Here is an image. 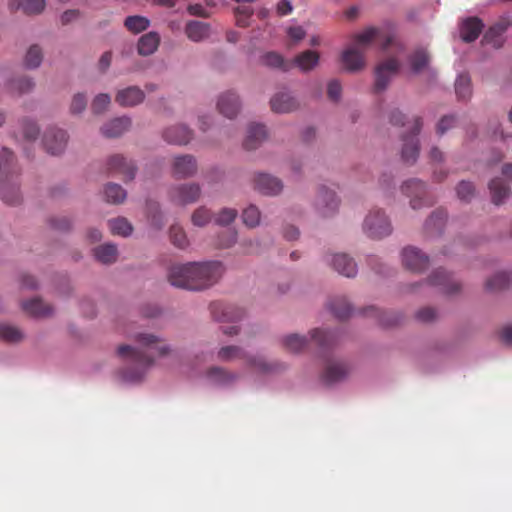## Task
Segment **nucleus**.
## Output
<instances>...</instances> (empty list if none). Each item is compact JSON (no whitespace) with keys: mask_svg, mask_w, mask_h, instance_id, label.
<instances>
[{"mask_svg":"<svg viewBox=\"0 0 512 512\" xmlns=\"http://www.w3.org/2000/svg\"><path fill=\"white\" fill-rule=\"evenodd\" d=\"M421 127V118L416 117L411 127V134L403 138L404 143L401 150V158L407 165L414 164L419 156V142L417 135L419 134Z\"/></svg>","mask_w":512,"mask_h":512,"instance_id":"6e6552de","label":"nucleus"},{"mask_svg":"<svg viewBox=\"0 0 512 512\" xmlns=\"http://www.w3.org/2000/svg\"><path fill=\"white\" fill-rule=\"evenodd\" d=\"M118 255L117 247L113 244H104L94 249L96 259L104 264L112 263Z\"/></svg>","mask_w":512,"mask_h":512,"instance_id":"58836bf2","label":"nucleus"},{"mask_svg":"<svg viewBox=\"0 0 512 512\" xmlns=\"http://www.w3.org/2000/svg\"><path fill=\"white\" fill-rule=\"evenodd\" d=\"M22 309L33 317H46L52 313V307L38 297L22 302Z\"/></svg>","mask_w":512,"mask_h":512,"instance_id":"c756f323","label":"nucleus"},{"mask_svg":"<svg viewBox=\"0 0 512 512\" xmlns=\"http://www.w3.org/2000/svg\"><path fill=\"white\" fill-rule=\"evenodd\" d=\"M355 44L343 51L341 62L346 70L356 72L365 67V48L373 41L380 44L382 50H386L393 42L390 34L383 33L382 30L370 27L354 36Z\"/></svg>","mask_w":512,"mask_h":512,"instance_id":"7ed1b4c3","label":"nucleus"},{"mask_svg":"<svg viewBox=\"0 0 512 512\" xmlns=\"http://www.w3.org/2000/svg\"><path fill=\"white\" fill-rule=\"evenodd\" d=\"M282 344L287 351L292 353H299L307 347L308 340L304 336H300L298 334H290L282 339Z\"/></svg>","mask_w":512,"mask_h":512,"instance_id":"e433bc0d","label":"nucleus"},{"mask_svg":"<svg viewBox=\"0 0 512 512\" xmlns=\"http://www.w3.org/2000/svg\"><path fill=\"white\" fill-rule=\"evenodd\" d=\"M319 53L312 50H306L300 54H298L294 60L293 65H296L301 71L307 72L312 70L318 65L319 62Z\"/></svg>","mask_w":512,"mask_h":512,"instance_id":"7c9ffc66","label":"nucleus"},{"mask_svg":"<svg viewBox=\"0 0 512 512\" xmlns=\"http://www.w3.org/2000/svg\"><path fill=\"white\" fill-rule=\"evenodd\" d=\"M217 357L219 360L224 362L244 359L250 367L262 372H270L276 369L273 364L266 363V361L261 357L248 356L243 349L238 346L232 345L222 347L218 351Z\"/></svg>","mask_w":512,"mask_h":512,"instance_id":"39448f33","label":"nucleus"},{"mask_svg":"<svg viewBox=\"0 0 512 512\" xmlns=\"http://www.w3.org/2000/svg\"><path fill=\"white\" fill-rule=\"evenodd\" d=\"M185 32L189 39L198 42L208 37L209 26L200 21H190L186 25Z\"/></svg>","mask_w":512,"mask_h":512,"instance_id":"f704fd0d","label":"nucleus"},{"mask_svg":"<svg viewBox=\"0 0 512 512\" xmlns=\"http://www.w3.org/2000/svg\"><path fill=\"white\" fill-rule=\"evenodd\" d=\"M22 134L26 140L32 141L36 140L39 135V127L38 125L29 119H23L21 121Z\"/></svg>","mask_w":512,"mask_h":512,"instance_id":"6e6d98bb","label":"nucleus"},{"mask_svg":"<svg viewBox=\"0 0 512 512\" xmlns=\"http://www.w3.org/2000/svg\"><path fill=\"white\" fill-rule=\"evenodd\" d=\"M237 216V211L232 208H223L215 218V222L219 225H229Z\"/></svg>","mask_w":512,"mask_h":512,"instance_id":"680f3d73","label":"nucleus"},{"mask_svg":"<svg viewBox=\"0 0 512 512\" xmlns=\"http://www.w3.org/2000/svg\"><path fill=\"white\" fill-rule=\"evenodd\" d=\"M68 142L66 131L59 128H48L43 136V145L46 151L51 155L61 154Z\"/></svg>","mask_w":512,"mask_h":512,"instance_id":"f8f14e48","label":"nucleus"},{"mask_svg":"<svg viewBox=\"0 0 512 512\" xmlns=\"http://www.w3.org/2000/svg\"><path fill=\"white\" fill-rule=\"evenodd\" d=\"M210 311L215 320L223 322H234L241 319L244 314L238 307L222 302H213Z\"/></svg>","mask_w":512,"mask_h":512,"instance_id":"a211bd4d","label":"nucleus"},{"mask_svg":"<svg viewBox=\"0 0 512 512\" xmlns=\"http://www.w3.org/2000/svg\"><path fill=\"white\" fill-rule=\"evenodd\" d=\"M455 92L460 100H467L472 95L471 79L467 74H460L455 82Z\"/></svg>","mask_w":512,"mask_h":512,"instance_id":"37998d69","label":"nucleus"},{"mask_svg":"<svg viewBox=\"0 0 512 512\" xmlns=\"http://www.w3.org/2000/svg\"><path fill=\"white\" fill-rule=\"evenodd\" d=\"M0 338L7 342H19L23 339V333L14 326L0 325Z\"/></svg>","mask_w":512,"mask_h":512,"instance_id":"09e8293b","label":"nucleus"},{"mask_svg":"<svg viewBox=\"0 0 512 512\" xmlns=\"http://www.w3.org/2000/svg\"><path fill=\"white\" fill-rule=\"evenodd\" d=\"M270 106L275 113H290L299 107V103L290 93L281 91L271 98Z\"/></svg>","mask_w":512,"mask_h":512,"instance_id":"412c9836","label":"nucleus"},{"mask_svg":"<svg viewBox=\"0 0 512 512\" xmlns=\"http://www.w3.org/2000/svg\"><path fill=\"white\" fill-rule=\"evenodd\" d=\"M144 92L136 86L127 87L119 90L115 96V101L122 107H133L143 102Z\"/></svg>","mask_w":512,"mask_h":512,"instance_id":"a878e982","label":"nucleus"},{"mask_svg":"<svg viewBox=\"0 0 512 512\" xmlns=\"http://www.w3.org/2000/svg\"><path fill=\"white\" fill-rule=\"evenodd\" d=\"M131 119L129 117H118L104 124L101 128L102 134L107 138H116L129 130Z\"/></svg>","mask_w":512,"mask_h":512,"instance_id":"bb28decb","label":"nucleus"},{"mask_svg":"<svg viewBox=\"0 0 512 512\" xmlns=\"http://www.w3.org/2000/svg\"><path fill=\"white\" fill-rule=\"evenodd\" d=\"M160 43V36L156 32H149L141 36L138 41V53L143 56L153 54Z\"/></svg>","mask_w":512,"mask_h":512,"instance_id":"2f4dec72","label":"nucleus"},{"mask_svg":"<svg viewBox=\"0 0 512 512\" xmlns=\"http://www.w3.org/2000/svg\"><path fill=\"white\" fill-rule=\"evenodd\" d=\"M401 256L404 267L415 273H422L429 265V257L414 246L405 247Z\"/></svg>","mask_w":512,"mask_h":512,"instance_id":"9b49d317","label":"nucleus"},{"mask_svg":"<svg viewBox=\"0 0 512 512\" xmlns=\"http://www.w3.org/2000/svg\"><path fill=\"white\" fill-rule=\"evenodd\" d=\"M108 226L113 235L127 237L132 233L133 227L125 218H115L108 221Z\"/></svg>","mask_w":512,"mask_h":512,"instance_id":"c03bdc74","label":"nucleus"},{"mask_svg":"<svg viewBox=\"0 0 512 512\" xmlns=\"http://www.w3.org/2000/svg\"><path fill=\"white\" fill-rule=\"evenodd\" d=\"M456 192L460 200L469 202L474 196L475 188L472 183L461 181L456 188Z\"/></svg>","mask_w":512,"mask_h":512,"instance_id":"4d7b16f0","label":"nucleus"},{"mask_svg":"<svg viewBox=\"0 0 512 512\" xmlns=\"http://www.w3.org/2000/svg\"><path fill=\"white\" fill-rule=\"evenodd\" d=\"M310 334L311 340L323 351L330 349L337 342L334 332L314 329Z\"/></svg>","mask_w":512,"mask_h":512,"instance_id":"473e14b6","label":"nucleus"},{"mask_svg":"<svg viewBox=\"0 0 512 512\" xmlns=\"http://www.w3.org/2000/svg\"><path fill=\"white\" fill-rule=\"evenodd\" d=\"M428 283L432 286L439 287L445 294H454L460 290V284L452 279L442 268L434 270L428 278Z\"/></svg>","mask_w":512,"mask_h":512,"instance_id":"f3484780","label":"nucleus"},{"mask_svg":"<svg viewBox=\"0 0 512 512\" xmlns=\"http://www.w3.org/2000/svg\"><path fill=\"white\" fill-rule=\"evenodd\" d=\"M106 170L109 174L121 176L124 182L133 180L136 173L134 163L120 154H115L108 158Z\"/></svg>","mask_w":512,"mask_h":512,"instance_id":"9d476101","label":"nucleus"},{"mask_svg":"<svg viewBox=\"0 0 512 512\" xmlns=\"http://www.w3.org/2000/svg\"><path fill=\"white\" fill-rule=\"evenodd\" d=\"M454 116H444L441 118L437 125V133L443 135L448 129H450L455 123Z\"/></svg>","mask_w":512,"mask_h":512,"instance_id":"774afa93","label":"nucleus"},{"mask_svg":"<svg viewBox=\"0 0 512 512\" xmlns=\"http://www.w3.org/2000/svg\"><path fill=\"white\" fill-rule=\"evenodd\" d=\"M208 378L216 384H229L236 379V375L220 367H213L207 372Z\"/></svg>","mask_w":512,"mask_h":512,"instance_id":"49530a36","label":"nucleus"},{"mask_svg":"<svg viewBox=\"0 0 512 512\" xmlns=\"http://www.w3.org/2000/svg\"><path fill=\"white\" fill-rule=\"evenodd\" d=\"M329 308L332 313L339 319H346L352 312L351 305L348 303L345 297H335L329 303Z\"/></svg>","mask_w":512,"mask_h":512,"instance_id":"4c0bfd02","label":"nucleus"},{"mask_svg":"<svg viewBox=\"0 0 512 512\" xmlns=\"http://www.w3.org/2000/svg\"><path fill=\"white\" fill-rule=\"evenodd\" d=\"M104 195L106 201L113 204H120L126 199V191L118 184L109 183L105 186Z\"/></svg>","mask_w":512,"mask_h":512,"instance_id":"79ce46f5","label":"nucleus"},{"mask_svg":"<svg viewBox=\"0 0 512 512\" xmlns=\"http://www.w3.org/2000/svg\"><path fill=\"white\" fill-rule=\"evenodd\" d=\"M261 61L265 66L280 68L283 71H288L292 67L291 63L286 62L281 55L275 52L266 53L262 56Z\"/></svg>","mask_w":512,"mask_h":512,"instance_id":"de8ad7c7","label":"nucleus"},{"mask_svg":"<svg viewBox=\"0 0 512 512\" xmlns=\"http://www.w3.org/2000/svg\"><path fill=\"white\" fill-rule=\"evenodd\" d=\"M350 373V367L342 361L329 360L322 372L321 379L330 385L344 380Z\"/></svg>","mask_w":512,"mask_h":512,"instance_id":"dca6fc26","label":"nucleus"},{"mask_svg":"<svg viewBox=\"0 0 512 512\" xmlns=\"http://www.w3.org/2000/svg\"><path fill=\"white\" fill-rule=\"evenodd\" d=\"M511 24L509 15L502 16L496 23H494L485 33L483 41L492 44L493 47L499 48L502 46L501 36Z\"/></svg>","mask_w":512,"mask_h":512,"instance_id":"aec40b11","label":"nucleus"},{"mask_svg":"<svg viewBox=\"0 0 512 512\" xmlns=\"http://www.w3.org/2000/svg\"><path fill=\"white\" fill-rule=\"evenodd\" d=\"M13 159V152L3 148L0 154V195L9 205H17L21 201L18 172L12 167Z\"/></svg>","mask_w":512,"mask_h":512,"instance_id":"20e7f679","label":"nucleus"},{"mask_svg":"<svg viewBox=\"0 0 512 512\" xmlns=\"http://www.w3.org/2000/svg\"><path fill=\"white\" fill-rule=\"evenodd\" d=\"M502 173L505 179L494 178L493 180H491L489 184L492 201L496 205L501 204L504 201V199L508 197L509 186L507 184V180L510 178V175L512 173V165H504Z\"/></svg>","mask_w":512,"mask_h":512,"instance_id":"2eb2a0df","label":"nucleus"},{"mask_svg":"<svg viewBox=\"0 0 512 512\" xmlns=\"http://www.w3.org/2000/svg\"><path fill=\"white\" fill-rule=\"evenodd\" d=\"M327 262L341 275L354 277L357 274L355 261L345 253L334 254Z\"/></svg>","mask_w":512,"mask_h":512,"instance_id":"b1692460","label":"nucleus"},{"mask_svg":"<svg viewBox=\"0 0 512 512\" xmlns=\"http://www.w3.org/2000/svg\"><path fill=\"white\" fill-rule=\"evenodd\" d=\"M255 189L265 195H277L282 191V182L269 174L260 173L254 180Z\"/></svg>","mask_w":512,"mask_h":512,"instance_id":"5701e85b","label":"nucleus"},{"mask_svg":"<svg viewBox=\"0 0 512 512\" xmlns=\"http://www.w3.org/2000/svg\"><path fill=\"white\" fill-rule=\"evenodd\" d=\"M110 103H111V97L109 94H106V93L98 94L94 98V100L91 104L92 112L97 115L102 114L104 111L107 110Z\"/></svg>","mask_w":512,"mask_h":512,"instance_id":"864d4df0","label":"nucleus"},{"mask_svg":"<svg viewBox=\"0 0 512 512\" xmlns=\"http://www.w3.org/2000/svg\"><path fill=\"white\" fill-rule=\"evenodd\" d=\"M211 218L210 210L205 207H199L192 214L191 220L193 225L203 227L211 221Z\"/></svg>","mask_w":512,"mask_h":512,"instance_id":"5fc2aeb1","label":"nucleus"},{"mask_svg":"<svg viewBox=\"0 0 512 512\" xmlns=\"http://www.w3.org/2000/svg\"><path fill=\"white\" fill-rule=\"evenodd\" d=\"M34 83L29 78H19L12 82V89L17 90L19 94L27 93L32 90Z\"/></svg>","mask_w":512,"mask_h":512,"instance_id":"0e129e2a","label":"nucleus"},{"mask_svg":"<svg viewBox=\"0 0 512 512\" xmlns=\"http://www.w3.org/2000/svg\"><path fill=\"white\" fill-rule=\"evenodd\" d=\"M43 59L42 50L38 45H32L25 56V65L28 68H37Z\"/></svg>","mask_w":512,"mask_h":512,"instance_id":"3c124183","label":"nucleus"},{"mask_svg":"<svg viewBox=\"0 0 512 512\" xmlns=\"http://www.w3.org/2000/svg\"><path fill=\"white\" fill-rule=\"evenodd\" d=\"M315 206L323 217H328L336 212L339 201L334 191L322 186L318 190Z\"/></svg>","mask_w":512,"mask_h":512,"instance_id":"ddd939ff","label":"nucleus"},{"mask_svg":"<svg viewBox=\"0 0 512 512\" xmlns=\"http://www.w3.org/2000/svg\"><path fill=\"white\" fill-rule=\"evenodd\" d=\"M363 230L368 237L381 239L391 234L392 226L384 211L373 209L364 220Z\"/></svg>","mask_w":512,"mask_h":512,"instance_id":"423d86ee","label":"nucleus"},{"mask_svg":"<svg viewBox=\"0 0 512 512\" xmlns=\"http://www.w3.org/2000/svg\"><path fill=\"white\" fill-rule=\"evenodd\" d=\"M404 195L410 198L412 209H420L424 206H431L434 201L427 195L426 185L419 179L405 181L401 186Z\"/></svg>","mask_w":512,"mask_h":512,"instance_id":"0eeeda50","label":"nucleus"},{"mask_svg":"<svg viewBox=\"0 0 512 512\" xmlns=\"http://www.w3.org/2000/svg\"><path fill=\"white\" fill-rule=\"evenodd\" d=\"M253 11L251 7L243 5L238 6L235 9V17H236V23L240 27H246L249 25V18L251 17Z\"/></svg>","mask_w":512,"mask_h":512,"instance_id":"13d9d810","label":"nucleus"},{"mask_svg":"<svg viewBox=\"0 0 512 512\" xmlns=\"http://www.w3.org/2000/svg\"><path fill=\"white\" fill-rule=\"evenodd\" d=\"M137 346L120 345L117 355L126 363V367L120 371L124 381H140L147 370L154 364L156 357H162L169 353V347L153 334L140 333L135 337Z\"/></svg>","mask_w":512,"mask_h":512,"instance_id":"f257e3e1","label":"nucleus"},{"mask_svg":"<svg viewBox=\"0 0 512 512\" xmlns=\"http://www.w3.org/2000/svg\"><path fill=\"white\" fill-rule=\"evenodd\" d=\"M447 220V213L443 209H436L425 222V230L429 233L441 232Z\"/></svg>","mask_w":512,"mask_h":512,"instance_id":"c9c22d12","label":"nucleus"},{"mask_svg":"<svg viewBox=\"0 0 512 512\" xmlns=\"http://www.w3.org/2000/svg\"><path fill=\"white\" fill-rule=\"evenodd\" d=\"M435 317L436 311L431 307L422 308L416 314V318L421 322H430L434 320Z\"/></svg>","mask_w":512,"mask_h":512,"instance_id":"338daca9","label":"nucleus"},{"mask_svg":"<svg viewBox=\"0 0 512 512\" xmlns=\"http://www.w3.org/2000/svg\"><path fill=\"white\" fill-rule=\"evenodd\" d=\"M243 222L248 227H256L260 222V211L254 206L247 207L242 214Z\"/></svg>","mask_w":512,"mask_h":512,"instance_id":"603ef678","label":"nucleus"},{"mask_svg":"<svg viewBox=\"0 0 512 512\" xmlns=\"http://www.w3.org/2000/svg\"><path fill=\"white\" fill-rule=\"evenodd\" d=\"M147 213L153 226H155L156 228H161L163 226L162 216L159 210L158 203L148 202Z\"/></svg>","mask_w":512,"mask_h":512,"instance_id":"bf43d9fd","label":"nucleus"},{"mask_svg":"<svg viewBox=\"0 0 512 512\" xmlns=\"http://www.w3.org/2000/svg\"><path fill=\"white\" fill-rule=\"evenodd\" d=\"M223 272L224 267L219 261L191 262L173 265L168 280L172 286L199 291L214 285Z\"/></svg>","mask_w":512,"mask_h":512,"instance_id":"f03ea898","label":"nucleus"},{"mask_svg":"<svg viewBox=\"0 0 512 512\" xmlns=\"http://www.w3.org/2000/svg\"><path fill=\"white\" fill-rule=\"evenodd\" d=\"M163 137L171 144L185 145L191 140L192 131L183 125L171 126L165 129Z\"/></svg>","mask_w":512,"mask_h":512,"instance_id":"c85d7f7f","label":"nucleus"},{"mask_svg":"<svg viewBox=\"0 0 512 512\" xmlns=\"http://www.w3.org/2000/svg\"><path fill=\"white\" fill-rule=\"evenodd\" d=\"M509 285V274L506 272H498L490 277L485 283V289L489 292H498Z\"/></svg>","mask_w":512,"mask_h":512,"instance_id":"ea45409f","label":"nucleus"},{"mask_svg":"<svg viewBox=\"0 0 512 512\" xmlns=\"http://www.w3.org/2000/svg\"><path fill=\"white\" fill-rule=\"evenodd\" d=\"M11 9H19L21 8L23 12L27 15L39 14L44 10L45 1L44 0H18L16 4V0H11L10 3Z\"/></svg>","mask_w":512,"mask_h":512,"instance_id":"72a5a7b5","label":"nucleus"},{"mask_svg":"<svg viewBox=\"0 0 512 512\" xmlns=\"http://www.w3.org/2000/svg\"><path fill=\"white\" fill-rule=\"evenodd\" d=\"M409 62L414 73L422 71L429 63V55L424 49L415 50L409 57Z\"/></svg>","mask_w":512,"mask_h":512,"instance_id":"a18cd8bd","label":"nucleus"},{"mask_svg":"<svg viewBox=\"0 0 512 512\" xmlns=\"http://www.w3.org/2000/svg\"><path fill=\"white\" fill-rule=\"evenodd\" d=\"M217 108L222 115L232 119L240 109L239 97L233 91H227L219 96Z\"/></svg>","mask_w":512,"mask_h":512,"instance_id":"4be33fe9","label":"nucleus"},{"mask_svg":"<svg viewBox=\"0 0 512 512\" xmlns=\"http://www.w3.org/2000/svg\"><path fill=\"white\" fill-rule=\"evenodd\" d=\"M267 138V131L262 124H251L248 127L247 135L244 140L243 146L246 150L257 149L262 142Z\"/></svg>","mask_w":512,"mask_h":512,"instance_id":"cd10ccee","label":"nucleus"},{"mask_svg":"<svg viewBox=\"0 0 512 512\" xmlns=\"http://www.w3.org/2000/svg\"><path fill=\"white\" fill-rule=\"evenodd\" d=\"M170 239L173 245L180 249H184L188 246L189 242L187 236L182 227L178 225H172L170 228Z\"/></svg>","mask_w":512,"mask_h":512,"instance_id":"8fccbe9b","label":"nucleus"},{"mask_svg":"<svg viewBox=\"0 0 512 512\" xmlns=\"http://www.w3.org/2000/svg\"><path fill=\"white\" fill-rule=\"evenodd\" d=\"M399 68L400 64L395 58H389L379 63L375 68L374 90L378 93L384 91Z\"/></svg>","mask_w":512,"mask_h":512,"instance_id":"1a4fd4ad","label":"nucleus"},{"mask_svg":"<svg viewBox=\"0 0 512 512\" xmlns=\"http://www.w3.org/2000/svg\"><path fill=\"white\" fill-rule=\"evenodd\" d=\"M201 194V188L196 183L178 185L171 189L170 197L177 204H190L196 202Z\"/></svg>","mask_w":512,"mask_h":512,"instance_id":"4468645a","label":"nucleus"},{"mask_svg":"<svg viewBox=\"0 0 512 512\" xmlns=\"http://www.w3.org/2000/svg\"><path fill=\"white\" fill-rule=\"evenodd\" d=\"M86 106L87 99L85 95L78 93L75 94L72 99L70 111L72 114H79L85 110Z\"/></svg>","mask_w":512,"mask_h":512,"instance_id":"e2e57ef3","label":"nucleus"},{"mask_svg":"<svg viewBox=\"0 0 512 512\" xmlns=\"http://www.w3.org/2000/svg\"><path fill=\"white\" fill-rule=\"evenodd\" d=\"M197 168V162L193 156L182 155L174 158L172 173L176 178L185 179L194 176Z\"/></svg>","mask_w":512,"mask_h":512,"instance_id":"6ab92c4d","label":"nucleus"},{"mask_svg":"<svg viewBox=\"0 0 512 512\" xmlns=\"http://www.w3.org/2000/svg\"><path fill=\"white\" fill-rule=\"evenodd\" d=\"M484 28L482 20L478 17H468L461 22L460 37L466 43L474 42Z\"/></svg>","mask_w":512,"mask_h":512,"instance_id":"393cba45","label":"nucleus"},{"mask_svg":"<svg viewBox=\"0 0 512 512\" xmlns=\"http://www.w3.org/2000/svg\"><path fill=\"white\" fill-rule=\"evenodd\" d=\"M341 90V85L337 80L330 81L327 88L328 97L333 101H337L340 98Z\"/></svg>","mask_w":512,"mask_h":512,"instance_id":"69168bd1","label":"nucleus"},{"mask_svg":"<svg viewBox=\"0 0 512 512\" xmlns=\"http://www.w3.org/2000/svg\"><path fill=\"white\" fill-rule=\"evenodd\" d=\"M150 25V20L144 16H128L124 21L126 29L134 34L145 31Z\"/></svg>","mask_w":512,"mask_h":512,"instance_id":"a19ab883","label":"nucleus"},{"mask_svg":"<svg viewBox=\"0 0 512 512\" xmlns=\"http://www.w3.org/2000/svg\"><path fill=\"white\" fill-rule=\"evenodd\" d=\"M236 242V231L232 229H226L218 237L216 245L219 248L231 247Z\"/></svg>","mask_w":512,"mask_h":512,"instance_id":"052dcab7","label":"nucleus"}]
</instances>
